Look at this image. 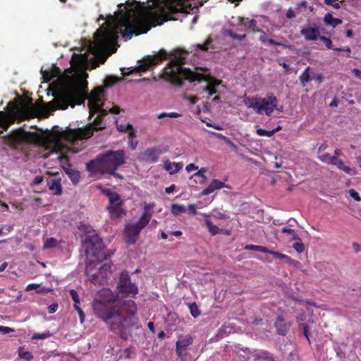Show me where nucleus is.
<instances>
[{
  "instance_id": "2f4dec72",
  "label": "nucleus",
  "mask_w": 361,
  "mask_h": 361,
  "mask_svg": "<svg viewBox=\"0 0 361 361\" xmlns=\"http://www.w3.org/2000/svg\"><path fill=\"white\" fill-rule=\"evenodd\" d=\"M116 128L118 131L122 132V133H126L128 131H130V137L135 136L133 126L130 123L123 124V123H118L116 122Z\"/></svg>"
},
{
  "instance_id": "cd10ccee",
  "label": "nucleus",
  "mask_w": 361,
  "mask_h": 361,
  "mask_svg": "<svg viewBox=\"0 0 361 361\" xmlns=\"http://www.w3.org/2000/svg\"><path fill=\"white\" fill-rule=\"evenodd\" d=\"M331 165L336 166L338 169L343 171L347 174H349L351 176L355 174V171L354 169L350 168L349 166H345L343 161L336 157H335Z\"/></svg>"
},
{
  "instance_id": "680f3d73",
  "label": "nucleus",
  "mask_w": 361,
  "mask_h": 361,
  "mask_svg": "<svg viewBox=\"0 0 361 361\" xmlns=\"http://www.w3.org/2000/svg\"><path fill=\"white\" fill-rule=\"evenodd\" d=\"M58 309V305L56 303L51 304L48 307L49 313L52 314L56 312Z\"/></svg>"
},
{
  "instance_id": "393cba45",
  "label": "nucleus",
  "mask_w": 361,
  "mask_h": 361,
  "mask_svg": "<svg viewBox=\"0 0 361 361\" xmlns=\"http://www.w3.org/2000/svg\"><path fill=\"white\" fill-rule=\"evenodd\" d=\"M183 166L181 162L172 163L169 159H166L164 161V169L169 171L172 175L178 172Z\"/></svg>"
},
{
  "instance_id": "69168bd1",
  "label": "nucleus",
  "mask_w": 361,
  "mask_h": 361,
  "mask_svg": "<svg viewBox=\"0 0 361 361\" xmlns=\"http://www.w3.org/2000/svg\"><path fill=\"white\" fill-rule=\"evenodd\" d=\"M43 181V177L41 176H37L32 180V185H39Z\"/></svg>"
},
{
  "instance_id": "79ce46f5",
  "label": "nucleus",
  "mask_w": 361,
  "mask_h": 361,
  "mask_svg": "<svg viewBox=\"0 0 361 361\" xmlns=\"http://www.w3.org/2000/svg\"><path fill=\"white\" fill-rule=\"evenodd\" d=\"M176 353L178 356V358L180 361H185L187 359V353L185 350L183 349H178L176 348Z\"/></svg>"
},
{
  "instance_id": "c85d7f7f",
  "label": "nucleus",
  "mask_w": 361,
  "mask_h": 361,
  "mask_svg": "<svg viewBox=\"0 0 361 361\" xmlns=\"http://www.w3.org/2000/svg\"><path fill=\"white\" fill-rule=\"evenodd\" d=\"M342 22L341 19L334 18L331 13L325 14L324 17V23L326 26L336 27L337 25H341Z\"/></svg>"
},
{
  "instance_id": "0e129e2a",
  "label": "nucleus",
  "mask_w": 361,
  "mask_h": 361,
  "mask_svg": "<svg viewBox=\"0 0 361 361\" xmlns=\"http://www.w3.org/2000/svg\"><path fill=\"white\" fill-rule=\"evenodd\" d=\"M259 252H263V253H266V254H269V255H273V253L275 252V251L270 250L267 247H264V246H260Z\"/></svg>"
},
{
  "instance_id": "e2e57ef3",
  "label": "nucleus",
  "mask_w": 361,
  "mask_h": 361,
  "mask_svg": "<svg viewBox=\"0 0 361 361\" xmlns=\"http://www.w3.org/2000/svg\"><path fill=\"white\" fill-rule=\"evenodd\" d=\"M188 211L190 212V214H192V215H196L197 214V207L195 204H189L188 205Z\"/></svg>"
},
{
  "instance_id": "de8ad7c7",
  "label": "nucleus",
  "mask_w": 361,
  "mask_h": 361,
  "mask_svg": "<svg viewBox=\"0 0 361 361\" xmlns=\"http://www.w3.org/2000/svg\"><path fill=\"white\" fill-rule=\"evenodd\" d=\"M116 81H117V80L115 77L108 76L104 80V85L106 87H111V86H113L116 82Z\"/></svg>"
},
{
  "instance_id": "4c0bfd02",
  "label": "nucleus",
  "mask_w": 361,
  "mask_h": 361,
  "mask_svg": "<svg viewBox=\"0 0 361 361\" xmlns=\"http://www.w3.org/2000/svg\"><path fill=\"white\" fill-rule=\"evenodd\" d=\"M185 212H186V209L183 205H180V204H173L171 205V212L173 214H174L176 216L178 215L181 213Z\"/></svg>"
},
{
  "instance_id": "a878e982",
  "label": "nucleus",
  "mask_w": 361,
  "mask_h": 361,
  "mask_svg": "<svg viewBox=\"0 0 361 361\" xmlns=\"http://www.w3.org/2000/svg\"><path fill=\"white\" fill-rule=\"evenodd\" d=\"M14 123L13 117L7 116L3 111H0V127L4 130H7L11 125ZM3 133V130H0V135Z\"/></svg>"
},
{
  "instance_id": "774afa93",
  "label": "nucleus",
  "mask_w": 361,
  "mask_h": 361,
  "mask_svg": "<svg viewBox=\"0 0 361 361\" xmlns=\"http://www.w3.org/2000/svg\"><path fill=\"white\" fill-rule=\"evenodd\" d=\"M353 248L356 253L361 252V245L357 243H353Z\"/></svg>"
},
{
  "instance_id": "864d4df0",
  "label": "nucleus",
  "mask_w": 361,
  "mask_h": 361,
  "mask_svg": "<svg viewBox=\"0 0 361 361\" xmlns=\"http://www.w3.org/2000/svg\"><path fill=\"white\" fill-rule=\"evenodd\" d=\"M349 195L355 201L360 202L361 200L359 193L354 189H350L349 190Z\"/></svg>"
},
{
  "instance_id": "b1692460",
  "label": "nucleus",
  "mask_w": 361,
  "mask_h": 361,
  "mask_svg": "<svg viewBox=\"0 0 361 361\" xmlns=\"http://www.w3.org/2000/svg\"><path fill=\"white\" fill-rule=\"evenodd\" d=\"M240 24L243 25L247 31H252L253 32H260L261 30L257 27V22L254 19L250 20L249 18H240Z\"/></svg>"
},
{
  "instance_id": "603ef678",
  "label": "nucleus",
  "mask_w": 361,
  "mask_h": 361,
  "mask_svg": "<svg viewBox=\"0 0 361 361\" xmlns=\"http://www.w3.org/2000/svg\"><path fill=\"white\" fill-rule=\"evenodd\" d=\"M40 287L39 284L37 283H30L27 286L25 290L30 291L32 290H37V293H42L41 290H37Z\"/></svg>"
},
{
  "instance_id": "c756f323",
  "label": "nucleus",
  "mask_w": 361,
  "mask_h": 361,
  "mask_svg": "<svg viewBox=\"0 0 361 361\" xmlns=\"http://www.w3.org/2000/svg\"><path fill=\"white\" fill-rule=\"evenodd\" d=\"M273 256L275 258L283 260L285 263H286L289 265H293L294 267H297L299 264V262L293 259L292 258H290L289 256H288L286 255L279 253L276 251H275V252L273 253Z\"/></svg>"
},
{
  "instance_id": "2eb2a0df",
  "label": "nucleus",
  "mask_w": 361,
  "mask_h": 361,
  "mask_svg": "<svg viewBox=\"0 0 361 361\" xmlns=\"http://www.w3.org/2000/svg\"><path fill=\"white\" fill-rule=\"evenodd\" d=\"M300 34L307 41H316L320 37L319 30L316 27H307L300 30Z\"/></svg>"
},
{
  "instance_id": "bb28decb",
  "label": "nucleus",
  "mask_w": 361,
  "mask_h": 361,
  "mask_svg": "<svg viewBox=\"0 0 361 361\" xmlns=\"http://www.w3.org/2000/svg\"><path fill=\"white\" fill-rule=\"evenodd\" d=\"M254 361H276L273 355L266 350H260L254 355Z\"/></svg>"
},
{
  "instance_id": "6e6552de",
  "label": "nucleus",
  "mask_w": 361,
  "mask_h": 361,
  "mask_svg": "<svg viewBox=\"0 0 361 361\" xmlns=\"http://www.w3.org/2000/svg\"><path fill=\"white\" fill-rule=\"evenodd\" d=\"M103 118L99 114L93 121L92 124H90L85 128H77L68 132L65 138L71 143L74 144L76 141L87 139L93 135L94 130H99L104 128L102 126Z\"/></svg>"
},
{
  "instance_id": "4be33fe9",
  "label": "nucleus",
  "mask_w": 361,
  "mask_h": 361,
  "mask_svg": "<svg viewBox=\"0 0 361 361\" xmlns=\"http://www.w3.org/2000/svg\"><path fill=\"white\" fill-rule=\"evenodd\" d=\"M161 153L159 149L157 147L148 148L145 150L142 155L144 159L149 160L152 163H156L159 159V154Z\"/></svg>"
},
{
  "instance_id": "dca6fc26",
  "label": "nucleus",
  "mask_w": 361,
  "mask_h": 361,
  "mask_svg": "<svg viewBox=\"0 0 361 361\" xmlns=\"http://www.w3.org/2000/svg\"><path fill=\"white\" fill-rule=\"evenodd\" d=\"M63 171L68 175L73 185H77L80 180V173L79 171L71 168L70 164H67V166H63Z\"/></svg>"
},
{
  "instance_id": "a211bd4d",
  "label": "nucleus",
  "mask_w": 361,
  "mask_h": 361,
  "mask_svg": "<svg viewBox=\"0 0 361 361\" xmlns=\"http://www.w3.org/2000/svg\"><path fill=\"white\" fill-rule=\"evenodd\" d=\"M306 319V315L305 313H301L297 317V322L300 329L302 330L303 335L307 339L309 344H311L310 334L309 332V326L307 324L304 323Z\"/></svg>"
},
{
  "instance_id": "37998d69",
  "label": "nucleus",
  "mask_w": 361,
  "mask_h": 361,
  "mask_svg": "<svg viewBox=\"0 0 361 361\" xmlns=\"http://www.w3.org/2000/svg\"><path fill=\"white\" fill-rule=\"evenodd\" d=\"M212 42V39L211 38H208L206 42L203 44H197L196 45V47L197 48H199L200 50L202 51H207L209 50V44Z\"/></svg>"
},
{
  "instance_id": "49530a36",
  "label": "nucleus",
  "mask_w": 361,
  "mask_h": 361,
  "mask_svg": "<svg viewBox=\"0 0 361 361\" xmlns=\"http://www.w3.org/2000/svg\"><path fill=\"white\" fill-rule=\"evenodd\" d=\"M324 4L328 6H331L336 9L341 8V2H338V0H324Z\"/></svg>"
},
{
  "instance_id": "39448f33",
  "label": "nucleus",
  "mask_w": 361,
  "mask_h": 361,
  "mask_svg": "<svg viewBox=\"0 0 361 361\" xmlns=\"http://www.w3.org/2000/svg\"><path fill=\"white\" fill-rule=\"evenodd\" d=\"M126 162L124 150H107L99 154L94 159L86 164L87 170L92 173H114Z\"/></svg>"
},
{
  "instance_id": "f3484780",
  "label": "nucleus",
  "mask_w": 361,
  "mask_h": 361,
  "mask_svg": "<svg viewBox=\"0 0 361 361\" xmlns=\"http://www.w3.org/2000/svg\"><path fill=\"white\" fill-rule=\"evenodd\" d=\"M226 187V184L220 181L217 179H214L212 183L207 187L204 190H202V195H208L212 192H214L216 190H220L221 188H224Z\"/></svg>"
},
{
  "instance_id": "423d86ee",
  "label": "nucleus",
  "mask_w": 361,
  "mask_h": 361,
  "mask_svg": "<svg viewBox=\"0 0 361 361\" xmlns=\"http://www.w3.org/2000/svg\"><path fill=\"white\" fill-rule=\"evenodd\" d=\"M87 94V82L80 80L76 82L67 85L56 98L58 107L66 109L68 106H74L84 103Z\"/></svg>"
},
{
  "instance_id": "f257e3e1",
  "label": "nucleus",
  "mask_w": 361,
  "mask_h": 361,
  "mask_svg": "<svg viewBox=\"0 0 361 361\" xmlns=\"http://www.w3.org/2000/svg\"><path fill=\"white\" fill-rule=\"evenodd\" d=\"M119 9L114 15H109L106 27H101L94 34V42H90L88 50L97 54L108 49L117 41L118 34L125 27L123 37L131 39L133 35L147 33L152 27L166 20L165 16L152 11V5H145L136 0H128L119 4Z\"/></svg>"
},
{
  "instance_id": "3c124183",
  "label": "nucleus",
  "mask_w": 361,
  "mask_h": 361,
  "mask_svg": "<svg viewBox=\"0 0 361 361\" xmlns=\"http://www.w3.org/2000/svg\"><path fill=\"white\" fill-rule=\"evenodd\" d=\"M229 35L231 38L234 39H237L238 41H242L243 39H244L246 37V35L245 34H243V35H238V34H236V33H234L232 31H230L229 32Z\"/></svg>"
},
{
  "instance_id": "0eeeda50",
  "label": "nucleus",
  "mask_w": 361,
  "mask_h": 361,
  "mask_svg": "<svg viewBox=\"0 0 361 361\" xmlns=\"http://www.w3.org/2000/svg\"><path fill=\"white\" fill-rule=\"evenodd\" d=\"M243 102L248 108H252L258 114L264 113L267 116H270L274 109L281 111L283 108L278 107V99L273 93H268L267 97H245Z\"/></svg>"
},
{
  "instance_id": "7c9ffc66",
  "label": "nucleus",
  "mask_w": 361,
  "mask_h": 361,
  "mask_svg": "<svg viewBox=\"0 0 361 361\" xmlns=\"http://www.w3.org/2000/svg\"><path fill=\"white\" fill-rule=\"evenodd\" d=\"M292 240H295L293 244V249L298 253H302L305 250V245L298 235H294Z\"/></svg>"
},
{
  "instance_id": "a18cd8bd",
  "label": "nucleus",
  "mask_w": 361,
  "mask_h": 361,
  "mask_svg": "<svg viewBox=\"0 0 361 361\" xmlns=\"http://www.w3.org/2000/svg\"><path fill=\"white\" fill-rule=\"evenodd\" d=\"M319 39H320L321 41H322L324 43L325 46L326 47L327 49H334L332 45V41L330 38L320 35Z\"/></svg>"
},
{
  "instance_id": "6e6d98bb",
  "label": "nucleus",
  "mask_w": 361,
  "mask_h": 361,
  "mask_svg": "<svg viewBox=\"0 0 361 361\" xmlns=\"http://www.w3.org/2000/svg\"><path fill=\"white\" fill-rule=\"evenodd\" d=\"M244 249L245 250H252V251H258V252H259L260 245H245Z\"/></svg>"
},
{
  "instance_id": "338daca9",
  "label": "nucleus",
  "mask_w": 361,
  "mask_h": 361,
  "mask_svg": "<svg viewBox=\"0 0 361 361\" xmlns=\"http://www.w3.org/2000/svg\"><path fill=\"white\" fill-rule=\"evenodd\" d=\"M77 312L80 317V321L81 323H82L85 320V314L81 308H78Z\"/></svg>"
},
{
  "instance_id": "9d476101",
  "label": "nucleus",
  "mask_w": 361,
  "mask_h": 361,
  "mask_svg": "<svg viewBox=\"0 0 361 361\" xmlns=\"http://www.w3.org/2000/svg\"><path fill=\"white\" fill-rule=\"evenodd\" d=\"M104 194L108 197L109 204L107 210L112 219H116L125 215V210L122 208L123 202L121 196L116 192H112L109 189L103 191Z\"/></svg>"
},
{
  "instance_id": "4468645a",
  "label": "nucleus",
  "mask_w": 361,
  "mask_h": 361,
  "mask_svg": "<svg viewBox=\"0 0 361 361\" xmlns=\"http://www.w3.org/2000/svg\"><path fill=\"white\" fill-rule=\"evenodd\" d=\"M39 110L30 102V105L20 109L18 113L21 121L29 120L36 117Z\"/></svg>"
},
{
  "instance_id": "72a5a7b5",
  "label": "nucleus",
  "mask_w": 361,
  "mask_h": 361,
  "mask_svg": "<svg viewBox=\"0 0 361 361\" xmlns=\"http://www.w3.org/2000/svg\"><path fill=\"white\" fill-rule=\"evenodd\" d=\"M310 70V67H307L299 77L300 82L303 87L306 86L307 83L309 82L311 80Z\"/></svg>"
},
{
  "instance_id": "58836bf2",
  "label": "nucleus",
  "mask_w": 361,
  "mask_h": 361,
  "mask_svg": "<svg viewBox=\"0 0 361 361\" xmlns=\"http://www.w3.org/2000/svg\"><path fill=\"white\" fill-rule=\"evenodd\" d=\"M190 312L194 318H197L201 314L197 305L195 302H192L189 305Z\"/></svg>"
},
{
  "instance_id": "5701e85b",
  "label": "nucleus",
  "mask_w": 361,
  "mask_h": 361,
  "mask_svg": "<svg viewBox=\"0 0 361 361\" xmlns=\"http://www.w3.org/2000/svg\"><path fill=\"white\" fill-rule=\"evenodd\" d=\"M49 189L56 195H61L62 193V186L61 178H51L47 181Z\"/></svg>"
},
{
  "instance_id": "c9c22d12",
  "label": "nucleus",
  "mask_w": 361,
  "mask_h": 361,
  "mask_svg": "<svg viewBox=\"0 0 361 361\" xmlns=\"http://www.w3.org/2000/svg\"><path fill=\"white\" fill-rule=\"evenodd\" d=\"M207 228L212 235H215L218 234L220 231V229L218 226L213 224V223L209 219L204 220Z\"/></svg>"
},
{
  "instance_id": "ea45409f",
  "label": "nucleus",
  "mask_w": 361,
  "mask_h": 361,
  "mask_svg": "<svg viewBox=\"0 0 361 361\" xmlns=\"http://www.w3.org/2000/svg\"><path fill=\"white\" fill-rule=\"evenodd\" d=\"M96 112H99V115L104 118V116H106L109 111L106 110V109H102L100 106H99V104H97V105H95L93 106V112L92 114L90 113V115H92L93 114L96 113Z\"/></svg>"
},
{
  "instance_id": "7ed1b4c3",
  "label": "nucleus",
  "mask_w": 361,
  "mask_h": 361,
  "mask_svg": "<svg viewBox=\"0 0 361 361\" xmlns=\"http://www.w3.org/2000/svg\"><path fill=\"white\" fill-rule=\"evenodd\" d=\"M187 54V51L178 50L173 59L165 67L161 78L177 87L183 85V80L190 82L206 81L207 84L203 89V92L208 93L207 98L209 99L210 96L216 94V87L221 83V80L183 68V65L185 63Z\"/></svg>"
},
{
  "instance_id": "09e8293b",
  "label": "nucleus",
  "mask_w": 361,
  "mask_h": 361,
  "mask_svg": "<svg viewBox=\"0 0 361 361\" xmlns=\"http://www.w3.org/2000/svg\"><path fill=\"white\" fill-rule=\"evenodd\" d=\"M257 134L259 136L271 137L273 135V132H271V130H266L262 128H259L257 130Z\"/></svg>"
},
{
  "instance_id": "5fc2aeb1",
  "label": "nucleus",
  "mask_w": 361,
  "mask_h": 361,
  "mask_svg": "<svg viewBox=\"0 0 361 361\" xmlns=\"http://www.w3.org/2000/svg\"><path fill=\"white\" fill-rule=\"evenodd\" d=\"M69 293L74 302L80 303V298L78 293L73 289L70 290Z\"/></svg>"
},
{
  "instance_id": "1a4fd4ad",
  "label": "nucleus",
  "mask_w": 361,
  "mask_h": 361,
  "mask_svg": "<svg viewBox=\"0 0 361 361\" xmlns=\"http://www.w3.org/2000/svg\"><path fill=\"white\" fill-rule=\"evenodd\" d=\"M168 57V54L164 49H160L157 54L152 56H147L143 58L141 64L135 67L132 70L128 72H125V68H122V74L123 75H129L133 72H145L149 68L157 66L162 61L166 59Z\"/></svg>"
},
{
  "instance_id": "20e7f679",
  "label": "nucleus",
  "mask_w": 361,
  "mask_h": 361,
  "mask_svg": "<svg viewBox=\"0 0 361 361\" xmlns=\"http://www.w3.org/2000/svg\"><path fill=\"white\" fill-rule=\"evenodd\" d=\"M83 247L88 260L85 273L89 281L94 285L104 284L106 281L104 276H102L97 270L96 272L93 271V264H99L107 259L102 240L97 234L88 235L83 243Z\"/></svg>"
},
{
  "instance_id": "ddd939ff",
  "label": "nucleus",
  "mask_w": 361,
  "mask_h": 361,
  "mask_svg": "<svg viewBox=\"0 0 361 361\" xmlns=\"http://www.w3.org/2000/svg\"><path fill=\"white\" fill-rule=\"evenodd\" d=\"M104 90L101 86L95 87L90 93L89 100V107L91 114L93 112V106L102 102V97L104 95Z\"/></svg>"
},
{
  "instance_id": "6ab92c4d",
  "label": "nucleus",
  "mask_w": 361,
  "mask_h": 361,
  "mask_svg": "<svg viewBox=\"0 0 361 361\" xmlns=\"http://www.w3.org/2000/svg\"><path fill=\"white\" fill-rule=\"evenodd\" d=\"M275 327L279 335L286 336L288 331L289 326L282 316H278L275 322Z\"/></svg>"
},
{
  "instance_id": "f8f14e48",
  "label": "nucleus",
  "mask_w": 361,
  "mask_h": 361,
  "mask_svg": "<svg viewBox=\"0 0 361 361\" xmlns=\"http://www.w3.org/2000/svg\"><path fill=\"white\" fill-rule=\"evenodd\" d=\"M140 230L133 224H128L125 228L126 242L128 245H133L140 233Z\"/></svg>"
},
{
  "instance_id": "052dcab7",
  "label": "nucleus",
  "mask_w": 361,
  "mask_h": 361,
  "mask_svg": "<svg viewBox=\"0 0 361 361\" xmlns=\"http://www.w3.org/2000/svg\"><path fill=\"white\" fill-rule=\"evenodd\" d=\"M121 111V109L118 106H114L112 108H111L109 110V113H111L114 114H118Z\"/></svg>"
},
{
  "instance_id": "412c9836",
  "label": "nucleus",
  "mask_w": 361,
  "mask_h": 361,
  "mask_svg": "<svg viewBox=\"0 0 361 361\" xmlns=\"http://www.w3.org/2000/svg\"><path fill=\"white\" fill-rule=\"evenodd\" d=\"M194 338L190 335L180 336H179L178 340L176 342V348L179 350L183 349L187 350L188 346L192 344Z\"/></svg>"
},
{
  "instance_id": "bf43d9fd",
  "label": "nucleus",
  "mask_w": 361,
  "mask_h": 361,
  "mask_svg": "<svg viewBox=\"0 0 361 361\" xmlns=\"http://www.w3.org/2000/svg\"><path fill=\"white\" fill-rule=\"evenodd\" d=\"M268 43H269V44H271V45H276V46H281V47H286V44H283V43H282V42H277V41H276V40H274V39H269L268 40Z\"/></svg>"
},
{
  "instance_id": "a19ab883",
  "label": "nucleus",
  "mask_w": 361,
  "mask_h": 361,
  "mask_svg": "<svg viewBox=\"0 0 361 361\" xmlns=\"http://www.w3.org/2000/svg\"><path fill=\"white\" fill-rule=\"evenodd\" d=\"M57 245V240L54 238H49L47 239V240L44 243V247L47 248H52L55 247Z\"/></svg>"
},
{
  "instance_id": "c03bdc74",
  "label": "nucleus",
  "mask_w": 361,
  "mask_h": 361,
  "mask_svg": "<svg viewBox=\"0 0 361 361\" xmlns=\"http://www.w3.org/2000/svg\"><path fill=\"white\" fill-rule=\"evenodd\" d=\"M179 116H180V115L176 112H170V113L162 112L157 115V118L159 119L164 118V117L178 118Z\"/></svg>"
},
{
  "instance_id": "473e14b6",
  "label": "nucleus",
  "mask_w": 361,
  "mask_h": 361,
  "mask_svg": "<svg viewBox=\"0 0 361 361\" xmlns=\"http://www.w3.org/2000/svg\"><path fill=\"white\" fill-rule=\"evenodd\" d=\"M18 353L20 358L26 361H31L34 357L32 353L25 350V348L23 346L18 348Z\"/></svg>"
},
{
  "instance_id": "f704fd0d",
  "label": "nucleus",
  "mask_w": 361,
  "mask_h": 361,
  "mask_svg": "<svg viewBox=\"0 0 361 361\" xmlns=\"http://www.w3.org/2000/svg\"><path fill=\"white\" fill-rule=\"evenodd\" d=\"M336 156H331L328 153H322L317 155V158L319 160H320L322 162L331 164L334 161Z\"/></svg>"
},
{
  "instance_id": "4d7b16f0",
  "label": "nucleus",
  "mask_w": 361,
  "mask_h": 361,
  "mask_svg": "<svg viewBox=\"0 0 361 361\" xmlns=\"http://www.w3.org/2000/svg\"><path fill=\"white\" fill-rule=\"evenodd\" d=\"M13 331H14V330L10 327L0 326V332H1L4 334H7Z\"/></svg>"
},
{
  "instance_id": "f03ea898",
  "label": "nucleus",
  "mask_w": 361,
  "mask_h": 361,
  "mask_svg": "<svg viewBox=\"0 0 361 361\" xmlns=\"http://www.w3.org/2000/svg\"><path fill=\"white\" fill-rule=\"evenodd\" d=\"M116 295L109 288L99 290L94 298L92 308L94 313L104 322L114 334L124 338L126 328L134 326L137 305L133 300H119V298H135L138 293L137 286L131 281L126 271L121 273L116 286Z\"/></svg>"
},
{
  "instance_id": "13d9d810",
  "label": "nucleus",
  "mask_w": 361,
  "mask_h": 361,
  "mask_svg": "<svg viewBox=\"0 0 361 361\" xmlns=\"http://www.w3.org/2000/svg\"><path fill=\"white\" fill-rule=\"evenodd\" d=\"M50 336L49 334H37L32 336V339H44Z\"/></svg>"
},
{
  "instance_id": "aec40b11",
  "label": "nucleus",
  "mask_w": 361,
  "mask_h": 361,
  "mask_svg": "<svg viewBox=\"0 0 361 361\" xmlns=\"http://www.w3.org/2000/svg\"><path fill=\"white\" fill-rule=\"evenodd\" d=\"M144 210L145 211L140 219L135 224H133L140 231L148 224L152 216V214L149 212V205H145Z\"/></svg>"
},
{
  "instance_id": "e433bc0d",
  "label": "nucleus",
  "mask_w": 361,
  "mask_h": 361,
  "mask_svg": "<svg viewBox=\"0 0 361 361\" xmlns=\"http://www.w3.org/2000/svg\"><path fill=\"white\" fill-rule=\"evenodd\" d=\"M97 272L107 281V275L111 273V266L108 264H104L97 269Z\"/></svg>"
},
{
  "instance_id": "8fccbe9b",
  "label": "nucleus",
  "mask_w": 361,
  "mask_h": 361,
  "mask_svg": "<svg viewBox=\"0 0 361 361\" xmlns=\"http://www.w3.org/2000/svg\"><path fill=\"white\" fill-rule=\"evenodd\" d=\"M206 172V170L204 168L200 169L197 172L195 173V176H199L202 178V180L200 181V183H203L206 180V176L204 175Z\"/></svg>"
},
{
  "instance_id": "9b49d317",
  "label": "nucleus",
  "mask_w": 361,
  "mask_h": 361,
  "mask_svg": "<svg viewBox=\"0 0 361 361\" xmlns=\"http://www.w3.org/2000/svg\"><path fill=\"white\" fill-rule=\"evenodd\" d=\"M4 140L11 147L17 149L21 143L26 140V135L23 132H17L5 136Z\"/></svg>"
}]
</instances>
